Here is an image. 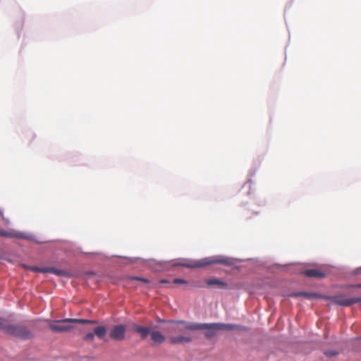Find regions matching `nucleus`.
<instances>
[{
    "label": "nucleus",
    "instance_id": "nucleus-1",
    "mask_svg": "<svg viewBox=\"0 0 361 361\" xmlns=\"http://www.w3.org/2000/svg\"><path fill=\"white\" fill-rule=\"evenodd\" d=\"M186 328L190 330H207L204 336L207 338H211L216 334L219 330H246L245 326L231 324L210 323L198 324L194 323L188 324Z\"/></svg>",
    "mask_w": 361,
    "mask_h": 361
},
{
    "label": "nucleus",
    "instance_id": "nucleus-2",
    "mask_svg": "<svg viewBox=\"0 0 361 361\" xmlns=\"http://www.w3.org/2000/svg\"><path fill=\"white\" fill-rule=\"evenodd\" d=\"M171 323H172V325L169 327L168 331L173 334H180L179 336L171 335L169 337L171 344L176 345L183 343H190L192 341V338L190 336L185 335L184 331L189 330L186 326L192 323H188L182 320L171 321Z\"/></svg>",
    "mask_w": 361,
    "mask_h": 361
},
{
    "label": "nucleus",
    "instance_id": "nucleus-3",
    "mask_svg": "<svg viewBox=\"0 0 361 361\" xmlns=\"http://www.w3.org/2000/svg\"><path fill=\"white\" fill-rule=\"evenodd\" d=\"M214 264H224L225 266L233 265V261L231 258L223 256V255H215L209 257H205L197 262H190L188 263L179 264L180 266L187 268H197L209 266Z\"/></svg>",
    "mask_w": 361,
    "mask_h": 361
},
{
    "label": "nucleus",
    "instance_id": "nucleus-4",
    "mask_svg": "<svg viewBox=\"0 0 361 361\" xmlns=\"http://www.w3.org/2000/svg\"><path fill=\"white\" fill-rule=\"evenodd\" d=\"M2 331L6 334L18 338L22 340H28L33 338V334L24 325L11 324L5 319L2 326Z\"/></svg>",
    "mask_w": 361,
    "mask_h": 361
},
{
    "label": "nucleus",
    "instance_id": "nucleus-5",
    "mask_svg": "<svg viewBox=\"0 0 361 361\" xmlns=\"http://www.w3.org/2000/svg\"><path fill=\"white\" fill-rule=\"evenodd\" d=\"M71 323L75 324H97L96 320H90L84 319H64L61 320H57L52 322L49 329L54 332H66L71 331L73 327L71 325L66 324Z\"/></svg>",
    "mask_w": 361,
    "mask_h": 361
},
{
    "label": "nucleus",
    "instance_id": "nucleus-6",
    "mask_svg": "<svg viewBox=\"0 0 361 361\" xmlns=\"http://www.w3.org/2000/svg\"><path fill=\"white\" fill-rule=\"evenodd\" d=\"M325 298L330 300L333 304L344 307H349L361 302V298H347L343 295L326 297Z\"/></svg>",
    "mask_w": 361,
    "mask_h": 361
},
{
    "label": "nucleus",
    "instance_id": "nucleus-7",
    "mask_svg": "<svg viewBox=\"0 0 361 361\" xmlns=\"http://www.w3.org/2000/svg\"><path fill=\"white\" fill-rule=\"evenodd\" d=\"M126 327L124 325H116L114 326L111 332L110 337L113 340L123 341L125 338Z\"/></svg>",
    "mask_w": 361,
    "mask_h": 361
},
{
    "label": "nucleus",
    "instance_id": "nucleus-8",
    "mask_svg": "<svg viewBox=\"0 0 361 361\" xmlns=\"http://www.w3.org/2000/svg\"><path fill=\"white\" fill-rule=\"evenodd\" d=\"M302 274L310 278H324L326 274L320 269H310L305 270Z\"/></svg>",
    "mask_w": 361,
    "mask_h": 361
},
{
    "label": "nucleus",
    "instance_id": "nucleus-9",
    "mask_svg": "<svg viewBox=\"0 0 361 361\" xmlns=\"http://www.w3.org/2000/svg\"><path fill=\"white\" fill-rule=\"evenodd\" d=\"M209 286H216L219 288L225 289L227 288L226 283L221 281L217 278H210L206 281Z\"/></svg>",
    "mask_w": 361,
    "mask_h": 361
},
{
    "label": "nucleus",
    "instance_id": "nucleus-10",
    "mask_svg": "<svg viewBox=\"0 0 361 361\" xmlns=\"http://www.w3.org/2000/svg\"><path fill=\"white\" fill-rule=\"evenodd\" d=\"M133 330L135 332L140 334L141 337L143 339L146 338L149 333V328L139 325H135L133 327Z\"/></svg>",
    "mask_w": 361,
    "mask_h": 361
},
{
    "label": "nucleus",
    "instance_id": "nucleus-11",
    "mask_svg": "<svg viewBox=\"0 0 361 361\" xmlns=\"http://www.w3.org/2000/svg\"><path fill=\"white\" fill-rule=\"evenodd\" d=\"M151 338L157 343H162L165 341V337L158 331L152 332Z\"/></svg>",
    "mask_w": 361,
    "mask_h": 361
},
{
    "label": "nucleus",
    "instance_id": "nucleus-12",
    "mask_svg": "<svg viewBox=\"0 0 361 361\" xmlns=\"http://www.w3.org/2000/svg\"><path fill=\"white\" fill-rule=\"evenodd\" d=\"M106 334V328L101 326H97L94 329V334H95L99 338L102 339Z\"/></svg>",
    "mask_w": 361,
    "mask_h": 361
},
{
    "label": "nucleus",
    "instance_id": "nucleus-13",
    "mask_svg": "<svg viewBox=\"0 0 361 361\" xmlns=\"http://www.w3.org/2000/svg\"><path fill=\"white\" fill-rule=\"evenodd\" d=\"M127 280L130 282L132 281H141L144 283H149V281L146 279V278H142V277H139V276H128L127 278Z\"/></svg>",
    "mask_w": 361,
    "mask_h": 361
},
{
    "label": "nucleus",
    "instance_id": "nucleus-14",
    "mask_svg": "<svg viewBox=\"0 0 361 361\" xmlns=\"http://www.w3.org/2000/svg\"><path fill=\"white\" fill-rule=\"evenodd\" d=\"M51 273L59 276H66L68 272L65 270L58 269L52 267Z\"/></svg>",
    "mask_w": 361,
    "mask_h": 361
},
{
    "label": "nucleus",
    "instance_id": "nucleus-15",
    "mask_svg": "<svg viewBox=\"0 0 361 361\" xmlns=\"http://www.w3.org/2000/svg\"><path fill=\"white\" fill-rule=\"evenodd\" d=\"M298 295H304L305 297L309 298H325L326 296L317 294V293H300L298 294Z\"/></svg>",
    "mask_w": 361,
    "mask_h": 361
},
{
    "label": "nucleus",
    "instance_id": "nucleus-16",
    "mask_svg": "<svg viewBox=\"0 0 361 361\" xmlns=\"http://www.w3.org/2000/svg\"><path fill=\"white\" fill-rule=\"evenodd\" d=\"M34 269L41 273H51L52 267H35Z\"/></svg>",
    "mask_w": 361,
    "mask_h": 361
},
{
    "label": "nucleus",
    "instance_id": "nucleus-17",
    "mask_svg": "<svg viewBox=\"0 0 361 361\" xmlns=\"http://www.w3.org/2000/svg\"><path fill=\"white\" fill-rule=\"evenodd\" d=\"M324 355L327 357H334L338 355V352L334 350H326Z\"/></svg>",
    "mask_w": 361,
    "mask_h": 361
},
{
    "label": "nucleus",
    "instance_id": "nucleus-18",
    "mask_svg": "<svg viewBox=\"0 0 361 361\" xmlns=\"http://www.w3.org/2000/svg\"><path fill=\"white\" fill-rule=\"evenodd\" d=\"M94 339V333H92V332L87 334L84 337V340L88 341H93Z\"/></svg>",
    "mask_w": 361,
    "mask_h": 361
},
{
    "label": "nucleus",
    "instance_id": "nucleus-19",
    "mask_svg": "<svg viewBox=\"0 0 361 361\" xmlns=\"http://www.w3.org/2000/svg\"><path fill=\"white\" fill-rule=\"evenodd\" d=\"M173 283H176V284H179V283L186 284L187 281L185 280H183L181 279H174L173 281Z\"/></svg>",
    "mask_w": 361,
    "mask_h": 361
},
{
    "label": "nucleus",
    "instance_id": "nucleus-20",
    "mask_svg": "<svg viewBox=\"0 0 361 361\" xmlns=\"http://www.w3.org/2000/svg\"><path fill=\"white\" fill-rule=\"evenodd\" d=\"M35 137V135L32 132L28 133L27 142L29 143L32 142V141L34 140Z\"/></svg>",
    "mask_w": 361,
    "mask_h": 361
},
{
    "label": "nucleus",
    "instance_id": "nucleus-21",
    "mask_svg": "<svg viewBox=\"0 0 361 361\" xmlns=\"http://www.w3.org/2000/svg\"><path fill=\"white\" fill-rule=\"evenodd\" d=\"M0 236H4V237H11V234L9 233L7 231H3V230H0Z\"/></svg>",
    "mask_w": 361,
    "mask_h": 361
},
{
    "label": "nucleus",
    "instance_id": "nucleus-22",
    "mask_svg": "<svg viewBox=\"0 0 361 361\" xmlns=\"http://www.w3.org/2000/svg\"><path fill=\"white\" fill-rule=\"evenodd\" d=\"M5 319L0 317V329H2V326L4 324Z\"/></svg>",
    "mask_w": 361,
    "mask_h": 361
},
{
    "label": "nucleus",
    "instance_id": "nucleus-23",
    "mask_svg": "<svg viewBox=\"0 0 361 361\" xmlns=\"http://www.w3.org/2000/svg\"><path fill=\"white\" fill-rule=\"evenodd\" d=\"M160 283H169V281L167 280H165V279H161L160 281Z\"/></svg>",
    "mask_w": 361,
    "mask_h": 361
},
{
    "label": "nucleus",
    "instance_id": "nucleus-24",
    "mask_svg": "<svg viewBox=\"0 0 361 361\" xmlns=\"http://www.w3.org/2000/svg\"><path fill=\"white\" fill-rule=\"evenodd\" d=\"M355 287H357V288H361V283L357 284V285L355 286Z\"/></svg>",
    "mask_w": 361,
    "mask_h": 361
},
{
    "label": "nucleus",
    "instance_id": "nucleus-25",
    "mask_svg": "<svg viewBox=\"0 0 361 361\" xmlns=\"http://www.w3.org/2000/svg\"><path fill=\"white\" fill-rule=\"evenodd\" d=\"M360 339H361V337H360Z\"/></svg>",
    "mask_w": 361,
    "mask_h": 361
}]
</instances>
